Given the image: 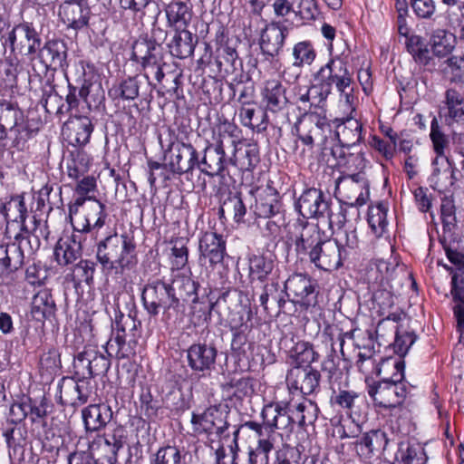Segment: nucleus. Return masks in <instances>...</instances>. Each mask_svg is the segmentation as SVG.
<instances>
[{"instance_id": "obj_6", "label": "nucleus", "mask_w": 464, "mask_h": 464, "mask_svg": "<svg viewBox=\"0 0 464 464\" xmlns=\"http://www.w3.org/2000/svg\"><path fill=\"white\" fill-rule=\"evenodd\" d=\"M227 411L218 406H210L202 413H192L191 424L196 433H205L208 437L215 436L219 440L228 439L230 433L228 429L230 423L228 421Z\"/></svg>"}, {"instance_id": "obj_3", "label": "nucleus", "mask_w": 464, "mask_h": 464, "mask_svg": "<svg viewBox=\"0 0 464 464\" xmlns=\"http://www.w3.org/2000/svg\"><path fill=\"white\" fill-rule=\"evenodd\" d=\"M430 137L436 153L432 164V180L438 188H448L454 185L457 178L455 169L451 166L449 159L445 156V150L449 146L448 137L442 132L436 117H433L430 123Z\"/></svg>"}, {"instance_id": "obj_23", "label": "nucleus", "mask_w": 464, "mask_h": 464, "mask_svg": "<svg viewBox=\"0 0 464 464\" xmlns=\"http://www.w3.org/2000/svg\"><path fill=\"white\" fill-rule=\"evenodd\" d=\"M58 14L69 28L81 30L89 24L91 8L86 0H67L59 6Z\"/></svg>"}, {"instance_id": "obj_39", "label": "nucleus", "mask_w": 464, "mask_h": 464, "mask_svg": "<svg viewBox=\"0 0 464 464\" xmlns=\"http://www.w3.org/2000/svg\"><path fill=\"white\" fill-rule=\"evenodd\" d=\"M285 295H288L287 290L280 288L278 282L266 283L259 295V303L264 310L268 311L269 305L272 308L276 307L277 313L284 312V306L286 303Z\"/></svg>"}, {"instance_id": "obj_2", "label": "nucleus", "mask_w": 464, "mask_h": 464, "mask_svg": "<svg viewBox=\"0 0 464 464\" xmlns=\"http://www.w3.org/2000/svg\"><path fill=\"white\" fill-rule=\"evenodd\" d=\"M404 362L394 364L395 372L391 377H382L379 381H366L367 392L376 407L389 409L395 412H407L402 403L409 388L404 381Z\"/></svg>"}, {"instance_id": "obj_10", "label": "nucleus", "mask_w": 464, "mask_h": 464, "mask_svg": "<svg viewBox=\"0 0 464 464\" xmlns=\"http://www.w3.org/2000/svg\"><path fill=\"white\" fill-rule=\"evenodd\" d=\"M285 289L293 295V302L308 309L314 307L318 301V290L315 280L304 274H294L285 282Z\"/></svg>"}, {"instance_id": "obj_37", "label": "nucleus", "mask_w": 464, "mask_h": 464, "mask_svg": "<svg viewBox=\"0 0 464 464\" xmlns=\"http://www.w3.org/2000/svg\"><path fill=\"white\" fill-rule=\"evenodd\" d=\"M131 60L140 63L144 69H150L162 63V54L157 46L148 44L146 40L137 41L132 46Z\"/></svg>"}, {"instance_id": "obj_7", "label": "nucleus", "mask_w": 464, "mask_h": 464, "mask_svg": "<svg viewBox=\"0 0 464 464\" xmlns=\"http://www.w3.org/2000/svg\"><path fill=\"white\" fill-rule=\"evenodd\" d=\"M126 442L127 431L122 426L119 425L103 435L98 436L90 444L89 449L102 464H115L118 452Z\"/></svg>"}, {"instance_id": "obj_12", "label": "nucleus", "mask_w": 464, "mask_h": 464, "mask_svg": "<svg viewBox=\"0 0 464 464\" xmlns=\"http://www.w3.org/2000/svg\"><path fill=\"white\" fill-rule=\"evenodd\" d=\"M33 199V197H26L23 193L12 196L8 201L1 204L0 212L5 218V234L9 238H12L13 231L22 227V225H26L25 220L28 218Z\"/></svg>"}, {"instance_id": "obj_16", "label": "nucleus", "mask_w": 464, "mask_h": 464, "mask_svg": "<svg viewBox=\"0 0 464 464\" xmlns=\"http://www.w3.org/2000/svg\"><path fill=\"white\" fill-rule=\"evenodd\" d=\"M107 217L105 206L98 199H90L72 220L73 230L79 233L98 232L105 225Z\"/></svg>"}, {"instance_id": "obj_49", "label": "nucleus", "mask_w": 464, "mask_h": 464, "mask_svg": "<svg viewBox=\"0 0 464 464\" xmlns=\"http://www.w3.org/2000/svg\"><path fill=\"white\" fill-rule=\"evenodd\" d=\"M387 211L388 207L383 202L371 206L368 209V224L377 237H382L386 231L388 226Z\"/></svg>"}, {"instance_id": "obj_64", "label": "nucleus", "mask_w": 464, "mask_h": 464, "mask_svg": "<svg viewBox=\"0 0 464 464\" xmlns=\"http://www.w3.org/2000/svg\"><path fill=\"white\" fill-rule=\"evenodd\" d=\"M78 95L86 102L89 109L98 108L104 101V91L101 85H94L84 82L81 89L77 91Z\"/></svg>"}, {"instance_id": "obj_46", "label": "nucleus", "mask_w": 464, "mask_h": 464, "mask_svg": "<svg viewBox=\"0 0 464 464\" xmlns=\"http://www.w3.org/2000/svg\"><path fill=\"white\" fill-rule=\"evenodd\" d=\"M239 118L242 125L256 132L265 131L267 128V112L256 111L254 104L241 106Z\"/></svg>"}, {"instance_id": "obj_40", "label": "nucleus", "mask_w": 464, "mask_h": 464, "mask_svg": "<svg viewBox=\"0 0 464 464\" xmlns=\"http://www.w3.org/2000/svg\"><path fill=\"white\" fill-rule=\"evenodd\" d=\"M361 394L353 390L339 389L334 391L330 397V403L333 407L344 411L348 417L357 415Z\"/></svg>"}, {"instance_id": "obj_63", "label": "nucleus", "mask_w": 464, "mask_h": 464, "mask_svg": "<svg viewBox=\"0 0 464 464\" xmlns=\"http://www.w3.org/2000/svg\"><path fill=\"white\" fill-rule=\"evenodd\" d=\"M10 131L14 135V147L18 150H24L26 148L27 141L37 134L38 129L33 128L29 122L22 121Z\"/></svg>"}, {"instance_id": "obj_59", "label": "nucleus", "mask_w": 464, "mask_h": 464, "mask_svg": "<svg viewBox=\"0 0 464 464\" xmlns=\"http://www.w3.org/2000/svg\"><path fill=\"white\" fill-rule=\"evenodd\" d=\"M23 111L16 103L4 101L0 102V123L10 130L23 121Z\"/></svg>"}, {"instance_id": "obj_51", "label": "nucleus", "mask_w": 464, "mask_h": 464, "mask_svg": "<svg viewBox=\"0 0 464 464\" xmlns=\"http://www.w3.org/2000/svg\"><path fill=\"white\" fill-rule=\"evenodd\" d=\"M275 264L268 256L254 255L249 258V277L263 282L272 273Z\"/></svg>"}, {"instance_id": "obj_15", "label": "nucleus", "mask_w": 464, "mask_h": 464, "mask_svg": "<svg viewBox=\"0 0 464 464\" xmlns=\"http://www.w3.org/2000/svg\"><path fill=\"white\" fill-rule=\"evenodd\" d=\"M198 263L205 266L208 263L211 268L221 264L227 255V242L223 236L213 231L205 232L198 241Z\"/></svg>"}, {"instance_id": "obj_33", "label": "nucleus", "mask_w": 464, "mask_h": 464, "mask_svg": "<svg viewBox=\"0 0 464 464\" xmlns=\"http://www.w3.org/2000/svg\"><path fill=\"white\" fill-rule=\"evenodd\" d=\"M167 24L173 30H188L192 17V5L181 1H172L165 7Z\"/></svg>"}, {"instance_id": "obj_38", "label": "nucleus", "mask_w": 464, "mask_h": 464, "mask_svg": "<svg viewBox=\"0 0 464 464\" xmlns=\"http://www.w3.org/2000/svg\"><path fill=\"white\" fill-rule=\"evenodd\" d=\"M256 214L259 218H269L282 211L279 194L271 186H266L262 194L256 199Z\"/></svg>"}, {"instance_id": "obj_34", "label": "nucleus", "mask_w": 464, "mask_h": 464, "mask_svg": "<svg viewBox=\"0 0 464 464\" xmlns=\"http://www.w3.org/2000/svg\"><path fill=\"white\" fill-rule=\"evenodd\" d=\"M18 30L19 41L16 51L22 56H27L33 60L42 45L40 34L33 24L28 22L22 23V27H19Z\"/></svg>"}, {"instance_id": "obj_13", "label": "nucleus", "mask_w": 464, "mask_h": 464, "mask_svg": "<svg viewBox=\"0 0 464 464\" xmlns=\"http://www.w3.org/2000/svg\"><path fill=\"white\" fill-rule=\"evenodd\" d=\"M346 256V250L339 248V245L334 239L326 238L308 255L311 263L324 271L338 269Z\"/></svg>"}, {"instance_id": "obj_17", "label": "nucleus", "mask_w": 464, "mask_h": 464, "mask_svg": "<svg viewBox=\"0 0 464 464\" xmlns=\"http://www.w3.org/2000/svg\"><path fill=\"white\" fill-rule=\"evenodd\" d=\"M289 29L281 21H271L262 29L259 38L261 53L273 59L282 52Z\"/></svg>"}, {"instance_id": "obj_8", "label": "nucleus", "mask_w": 464, "mask_h": 464, "mask_svg": "<svg viewBox=\"0 0 464 464\" xmlns=\"http://www.w3.org/2000/svg\"><path fill=\"white\" fill-rule=\"evenodd\" d=\"M369 188L370 182L362 171L342 176L335 181V193L346 199L352 207L362 206L367 202Z\"/></svg>"}, {"instance_id": "obj_21", "label": "nucleus", "mask_w": 464, "mask_h": 464, "mask_svg": "<svg viewBox=\"0 0 464 464\" xmlns=\"http://www.w3.org/2000/svg\"><path fill=\"white\" fill-rule=\"evenodd\" d=\"M320 380V372L311 366H294L286 375L289 388L300 391L304 395L319 391Z\"/></svg>"}, {"instance_id": "obj_27", "label": "nucleus", "mask_w": 464, "mask_h": 464, "mask_svg": "<svg viewBox=\"0 0 464 464\" xmlns=\"http://www.w3.org/2000/svg\"><path fill=\"white\" fill-rule=\"evenodd\" d=\"M64 129L68 141L72 146H84L90 141L94 126L87 116H73L65 124Z\"/></svg>"}, {"instance_id": "obj_58", "label": "nucleus", "mask_w": 464, "mask_h": 464, "mask_svg": "<svg viewBox=\"0 0 464 464\" xmlns=\"http://www.w3.org/2000/svg\"><path fill=\"white\" fill-rule=\"evenodd\" d=\"M140 81L138 77H129L109 92L111 96L120 97L123 100H135L139 96Z\"/></svg>"}, {"instance_id": "obj_5", "label": "nucleus", "mask_w": 464, "mask_h": 464, "mask_svg": "<svg viewBox=\"0 0 464 464\" xmlns=\"http://www.w3.org/2000/svg\"><path fill=\"white\" fill-rule=\"evenodd\" d=\"M141 301L144 309L150 316H157L160 310L163 314L179 304V298L176 296L172 285L160 279L149 281L143 287Z\"/></svg>"}, {"instance_id": "obj_48", "label": "nucleus", "mask_w": 464, "mask_h": 464, "mask_svg": "<svg viewBox=\"0 0 464 464\" xmlns=\"http://www.w3.org/2000/svg\"><path fill=\"white\" fill-rule=\"evenodd\" d=\"M406 48L418 64L423 66L434 65L428 45L421 36L416 34L410 35L408 40H406Z\"/></svg>"}, {"instance_id": "obj_20", "label": "nucleus", "mask_w": 464, "mask_h": 464, "mask_svg": "<svg viewBox=\"0 0 464 464\" xmlns=\"http://www.w3.org/2000/svg\"><path fill=\"white\" fill-rule=\"evenodd\" d=\"M218 350L214 344L198 343L191 344L187 350V360L190 369L202 375L209 373L216 364Z\"/></svg>"}, {"instance_id": "obj_43", "label": "nucleus", "mask_w": 464, "mask_h": 464, "mask_svg": "<svg viewBox=\"0 0 464 464\" xmlns=\"http://www.w3.org/2000/svg\"><path fill=\"white\" fill-rule=\"evenodd\" d=\"M287 404L270 403L264 406L261 417L263 420H268L274 432L276 430H284L290 426L294 420L287 412Z\"/></svg>"}, {"instance_id": "obj_1", "label": "nucleus", "mask_w": 464, "mask_h": 464, "mask_svg": "<svg viewBox=\"0 0 464 464\" xmlns=\"http://www.w3.org/2000/svg\"><path fill=\"white\" fill-rule=\"evenodd\" d=\"M96 258L104 275L121 277L138 264L133 237L127 233L107 236L97 244Z\"/></svg>"}, {"instance_id": "obj_54", "label": "nucleus", "mask_w": 464, "mask_h": 464, "mask_svg": "<svg viewBox=\"0 0 464 464\" xmlns=\"http://www.w3.org/2000/svg\"><path fill=\"white\" fill-rule=\"evenodd\" d=\"M21 267L20 256L14 246L0 245V271L10 274Z\"/></svg>"}, {"instance_id": "obj_31", "label": "nucleus", "mask_w": 464, "mask_h": 464, "mask_svg": "<svg viewBox=\"0 0 464 464\" xmlns=\"http://www.w3.org/2000/svg\"><path fill=\"white\" fill-rule=\"evenodd\" d=\"M340 121L336 125L335 136L338 142L342 145L347 146L348 150L355 149L356 145L362 139V125L353 117H347L345 119L338 120Z\"/></svg>"}, {"instance_id": "obj_60", "label": "nucleus", "mask_w": 464, "mask_h": 464, "mask_svg": "<svg viewBox=\"0 0 464 464\" xmlns=\"http://www.w3.org/2000/svg\"><path fill=\"white\" fill-rule=\"evenodd\" d=\"M274 448L268 439L257 440L256 446L249 449L246 464H271L269 455Z\"/></svg>"}, {"instance_id": "obj_24", "label": "nucleus", "mask_w": 464, "mask_h": 464, "mask_svg": "<svg viewBox=\"0 0 464 464\" xmlns=\"http://www.w3.org/2000/svg\"><path fill=\"white\" fill-rule=\"evenodd\" d=\"M34 227L30 228L27 225H22L19 228L13 231L12 237L14 242L12 246L16 247V250L20 256V266L24 264V257L34 255L39 250L41 246V241L39 236L36 234L37 227L40 221L33 217Z\"/></svg>"}, {"instance_id": "obj_44", "label": "nucleus", "mask_w": 464, "mask_h": 464, "mask_svg": "<svg viewBox=\"0 0 464 464\" xmlns=\"http://www.w3.org/2000/svg\"><path fill=\"white\" fill-rule=\"evenodd\" d=\"M216 53L215 62L219 72H223L225 74H233L242 67V62L238 58L236 48L227 43L221 44Z\"/></svg>"}, {"instance_id": "obj_52", "label": "nucleus", "mask_w": 464, "mask_h": 464, "mask_svg": "<svg viewBox=\"0 0 464 464\" xmlns=\"http://www.w3.org/2000/svg\"><path fill=\"white\" fill-rule=\"evenodd\" d=\"M400 360H393L392 358L382 359L381 362H377L376 359L367 358L363 361H357L356 365L358 370L366 376L365 382L369 381L370 375H376L382 378V372L383 370H390L394 368L395 362Z\"/></svg>"}, {"instance_id": "obj_25", "label": "nucleus", "mask_w": 464, "mask_h": 464, "mask_svg": "<svg viewBox=\"0 0 464 464\" xmlns=\"http://www.w3.org/2000/svg\"><path fill=\"white\" fill-rule=\"evenodd\" d=\"M440 114L447 124L464 122V89L451 87L446 90Z\"/></svg>"}, {"instance_id": "obj_36", "label": "nucleus", "mask_w": 464, "mask_h": 464, "mask_svg": "<svg viewBox=\"0 0 464 464\" xmlns=\"http://www.w3.org/2000/svg\"><path fill=\"white\" fill-rule=\"evenodd\" d=\"M137 343L135 338L111 329V336L106 343V352L109 355L114 353L118 359H127L135 355Z\"/></svg>"}, {"instance_id": "obj_47", "label": "nucleus", "mask_w": 464, "mask_h": 464, "mask_svg": "<svg viewBox=\"0 0 464 464\" xmlns=\"http://www.w3.org/2000/svg\"><path fill=\"white\" fill-rule=\"evenodd\" d=\"M259 162L258 150L248 145L246 148H237L235 145L234 153L229 158V163L242 171L252 170Z\"/></svg>"}, {"instance_id": "obj_53", "label": "nucleus", "mask_w": 464, "mask_h": 464, "mask_svg": "<svg viewBox=\"0 0 464 464\" xmlns=\"http://www.w3.org/2000/svg\"><path fill=\"white\" fill-rule=\"evenodd\" d=\"M291 357L295 366H310L311 363L318 361L319 353L314 351L313 344L308 342H297L291 350Z\"/></svg>"}, {"instance_id": "obj_41", "label": "nucleus", "mask_w": 464, "mask_h": 464, "mask_svg": "<svg viewBox=\"0 0 464 464\" xmlns=\"http://www.w3.org/2000/svg\"><path fill=\"white\" fill-rule=\"evenodd\" d=\"M331 91L319 82L312 84L304 93L299 94L298 101L304 104H308V111L312 110H320L322 114H324V107L326 105V100L331 94Z\"/></svg>"}, {"instance_id": "obj_57", "label": "nucleus", "mask_w": 464, "mask_h": 464, "mask_svg": "<svg viewBox=\"0 0 464 464\" xmlns=\"http://www.w3.org/2000/svg\"><path fill=\"white\" fill-rule=\"evenodd\" d=\"M89 159L87 155L79 150L71 153V158L66 160V169L69 178L78 179L88 169Z\"/></svg>"}, {"instance_id": "obj_29", "label": "nucleus", "mask_w": 464, "mask_h": 464, "mask_svg": "<svg viewBox=\"0 0 464 464\" xmlns=\"http://www.w3.org/2000/svg\"><path fill=\"white\" fill-rule=\"evenodd\" d=\"M111 408L105 403L90 404L82 411L87 431L94 432L104 428L112 419Z\"/></svg>"}, {"instance_id": "obj_28", "label": "nucleus", "mask_w": 464, "mask_h": 464, "mask_svg": "<svg viewBox=\"0 0 464 464\" xmlns=\"http://www.w3.org/2000/svg\"><path fill=\"white\" fill-rule=\"evenodd\" d=\"M262 96L266 111L285 114L288 100L285 95V88L280 81L275 79L266 81Z\"/></svg>"}, {"instance_id": "obj_45", "label": "nucleus", "mask_w": 464, "mask_h": 464, "mask_svg": "<svg viewBox=\"0 0 464 464\" xmlns=\"http://www.w3.org/2000/svg\"><path fill=\"white\" fill-rule=\"evenodd\" d=\"M111 329L125 334L130 338L133 337L138 340L141 334V322L137 320L131 314H124L117 305Z\"/></svg>"}, {"instance_id": "obj_26", "label": "nucleus", "mask_w": 464, "mask_h": 464, "mask_svg": "<svg viewBox=\"0 0 464 464\" xmlns=\"http://www.w3.org/2000/svg\"><path fill=\"white\" fill-rule=\"evenodd\" d=\"M387 444V435L382 430H371L364 432L354 443L358 456L363 459L380 454L386 449Z\"/></svg>"}, {"instance_id": "obj_11", "label": "nucleus", "mask_w": 464, "mask_h": 464, "mask_svg": "<svg viewBox=\"0 0 464 464\" xmlns=\"http://www.w3.org/2000/svg\"><path fill=\"white\" fill-rule=\"evenodd\" d=\"M295 249L298 255L308 256L324 239V231L317 223L297 218L293 224Z\"/></svg>"}, {"instance_id": "obj_30", "label": "nucleus", "mask_w": 464, "mask_h": 464, "mask_svg": "<svg viewBox=\"0 0 464 464\" xmlns=\"http://www.w3.org/2000/svg\"><path fill=\"white\" fill-rule=\"evenodd\" d=\"M82 255L81 235L72 234L61 238L54 248V256L61 266H68L80 259Z\"/></svg>"}, {"instance_id": "obj_4", "label": "nucleus", "mask_w": 464, "mask_h": 464, "mask_svg": "<svg viewBox=\"0 0 464 464\" xmlns=\"http://www.w3.org/2000/svg\"><path fill=\"white\" fill-rule=\"evenodd\" d=\"M295 129L298 139L304 145H317L323 153L328 150V137L332 135V129L325 114L316 111H306L298 119Z\"/></svg>"}, {"instance_id": "obj_32", "label": "nucleus", "mask_w": 464, "mask_h": 464, "mask_svg": "<svg viewBox=\"0 0 464 464\" xmlns=\"http://www.w3.org/2000/svg\"><path fill=\"white\" fill-rule=\"evenodd\" d=\"M197 162V150L191 144L182 142L178 146L177 153L171 158L169 167L172 173L181 175L192 172Z\"/></svg>"}, {"instance_id": "obj_14", "label": "nucleus", "mask_w": 464, "mask_h": 464, "mask_svg": "<svg viewBox=\"0 0 464 464\" xmlns=\"http://www.w3.org/2000/svg\"><path fill=\"white\" fill-rule=\"evenodd\" d=\"M228 164L229 158L226 157L224 141L219 139L206 146L201 160L198 157L196 168L209 177H223Z\"/></svg>"}, {"instance_id": "obj_35", "label": "nucleus", "mask_w": 464, "mask_h": 464, "mask_svg": "<svg viewBox=\"0 0 464 464\" xmlns=\"http://www.w3.org/2000/svg\"><path fill=\"white\" fill-rule=\"evenodd\" d=\"M174 35L167 44L169 53L179 59H186L194 53L197 37L188 30H174Z\"/></svg>"}, {"instance_id": "obj_22", "label": "nucleus", "mask_w": 464, "mask_h": 464, "mask_svg": "<svg viewBox=\"0 0 464 464\" xmlns=\"http://www.w3.org/2000/svg\"><path fill=\"white\" fill-rule=\"evenodd\" d=\"M53 80L48 78L44 86L43 87V96L41 103L44 107L45 111L49 113L55 111L56 113H63V104H59L62 102V96H60L56 91L54 85L52 83ZM77 88L69 83L68 93L65 98L66 109L65 112L77 108L79 105Z\"/></svg>"}, {"instance_id": "obj_9", "label": "nucleus", "mask_w": 464, "mask_h": 464, "mask_svg": "<svg viewBox=\"0 0 464 464\" xmlns=\"http://www.w3.org/2000/svg\"><path fill=\"white\" fill-rule=\"evenodd\" d=\"M314 82L323 83L331 92L334 85L338 92H344L350 88L353 78L346 63L341 59H330L314 74Z\"/></svg>"}, {"instance_id": "obj_19", "label": "nucleus", "mask_w": 464, "mask_h": 464, "mask_svg": "<svg viewBox=\"0 0 464 464\" xmlns=\"http://www.w3.org/2000/svg\"><path fill=\"white\" fill-rule=\"evenodd\" d=\"M295 208L302 218L324 217L329 214L330 199L322 190L311 188L304 190L299 197Z\"/></svg>"}, {"instance_id": "obj_18", "label": "nucleus", "mask_w": 464, "mask_h": 464, "mask_svg": "<svg viewBox=\"0 0 464 464\" xmlns=\"http://www.w3.org/2000/svg\"><path fill=\"white\" fill-rule=\"evenodd\" d=\"M67 57V46L59 39L47 40L40 46L35 58L44 66L45 72L64 70Z\"/></svg>"}, {"instance_id": "obj_42", "label": "nucleus", "mask_w": 464, "mask_h": 464, "mask_svg": "<svg viewBox=\"0 0 464 464\" xmlns=\"http://www.w3.org/2000/svg\"><path fill=\"white\" fill-rule=\"evenodd\" d=\"M55 311L56 304L49 289H42L34 295L31 312L37 321L50 319Z\"/></svg>"}, {"instance_id": "obj_50", "label": "nucleus", "mask_w": 464, "mask_h": 464, "mask_svg": "<svg viewBox=\"0 0 464 464\" xmlns=\"http://www.w3.org/2000/svg\"><path fill=\"white\" fill-rule=\"evenodd\" d=\"M292 55L294 58L293 66L302 68L311 65L316 56V50L311 41L304 40L296 43L293 46Z\"/></svg>"}, {"instance_id": "obj_56", "label": "nucleus", "mask_w": 464, "mask_h": 464, "mask_svg": "<svg viewBox=\"0 0 464 464\" xmlns=\"http://www.w3.org/2000/svg\"><path fill=\"white\" fill-rule=\"evenodd\" d=\"M76 391L78 382L73 377H63L58 384L59 402L76 408Z\"/></svg>"}, {"instance_id": "obj_61", "label": "nucleus", "mask_w": 464, "mask_h": 464, "mask_svg": "<svg viewBox=\"0 0 464 464\" xmlns=\"http://www.w3.org/2000/svg\"><path fill=\"white\" fill-rule=\"evenodd\" d=\"M294 14L304 22L314 21L319 15L316 0H293Z\"/></svg>"}, {"instance_id": "obj_55", "label": "nucleus", "mask_w": 464, "mask_h": 464, "mask_svg": "<svg viewBox=\"0 0 464 464\" xmlns=\"http://www.w3.org/2000/svg\"><path fill=\"white\" fill-rule=\"evenodd\" d=\"M186 452L174 445H167L158 450L151 464H183Z\"/></svg>"}, {"instance_id": "obj_62", "label": "nucleus", "mask_w": 464, "mask_h": 464, "mask_svg": "<svg viewBox=\"0 0 464 464\" xmlns=\"http://www.w3.org/2000/svg\"><path fill=\"white\" fill-rule=\"evenodd\" d=\"M170 265L172 270L183 269L188 262V248L184 238L171 241Z\"/></svg>"}]
</instances>
